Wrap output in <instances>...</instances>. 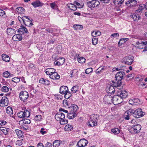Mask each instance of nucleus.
<instances>
[{
	"instance_id": "36",
	"label": "nucleus",
	"mask_w": 147,
	"mask_h": 147,
	"mask_svg": "<svg viewBox=\"0 0 147 147\" xmlns=\"http://www.w3.org/2000/svg\"><path fill=\"white\" fill-rule=\"evenodd\" d=\"M73 129V126L71 125L67 124L65 127L64 129L66 131H69Z\"/></svg>"
},
{
	"instance_id": "15",
	"label": "nucleus",
	"mask_w": 147,
	"mask_h": 147,
	"mask_svg": "<svg viewBox=\"0 0 147 147\" xmlns=\"http://www.w3.org/2000/svg\"><path fill=\"white\" fill-rule=\"evenodd\" d=\"M118 94L122 99L127 98L128 95L127 92L125 90H120L119 91Z\"/></svg>"
},
{
	"instance_id": "38",
	"label": "nucleus",
	"mask_w": 147,
	"mask_h": 147,
	"mask_svg": "<svg viewBox=\"0 0 147 147\" xmlns=\"http://www.w3.org/2000/svg\"><path fill=\"white\" fill-rule=\"evenodd\" d=\"M79 86L77 85L75 86L72 88L71 90V93H75L78 91Z\"/></svg>"
},
{
	"instance_id": "60",
	"label": "nucleus",
	"mask_w": 147,
	"mask_h": 147,
	"mask_svg": "<svg viewBox=\"0 0 147 147\" xmlns=\"http://www.w3.org/2000/svg\"><path fill=\"white\" fill-rule=\"evenodd\" d=\"M55 98L58 100H60L62 99V96L60 95H55Z\"/></svg>"
},
{
	"instance_id": "24",
	"label": "nucleus",
	"mask_w": 147,
	"mask_h": 147,
	"mask_svg": "<svg viewBox=\"0 0 147 147\" xmlns=\"http://www.w3.org/2000/svg\"><path fill=\"white\" fill-rule=\"evenodd\" d=\"M69 108L70 109V111L76 113L77 110L78 109V107L77 105L72 104L69 107Z\"/></svg>"
},
{
	"instance_id": "25",
	"label": "nucleus",
	"mask_w": 147,
	"mask_h": 147,
	"mask_svg": "<svg viewBox=\"0 0 147 147\" xmlns=\"http://www.w3.org/2000/svg\"><path fill=\"white\" fill-rule=\"evenodd\" d=\"M18 32L19 33H21L22 34L25 33H28L27 29L23 26H20V27L18 29Z\"/></svg>"
},
{
	"instance_id": "7",
	"label": "nucleus",
	"mask_w": 147,
	"mask_h": 147,
	"mask_svg": "<svg viewBox=\"0 0 147 147\" xmlns=\"http://www.w3.org/2000/svg\"><path fill=\"white\" fill-rule=\"evenodd\" d=\"M134 59V57L132 56H127L123 58V62L125 64L130 65L133 62Z\"/></svg>"
},
{
	"instance_id": "58",
	"label": "nucleus",
	"mask_w": 147,
	"mask_h": 147,
	"mask_svg": "<svg viewBox=\"0 0 147 147\" xmlns=\"http://www.w3.org/2000/svg\"><path fill=\"white\" fill-rule=\"evenodd\" d=\"M23 139H22L21 140H18L16 142V144L17 145L20 146L21 145H22V144L23 143L22 141L23 140Z\"/></svg>"
},
{
	"instance_id": "27",
	"label": "nucleus",
	"mask_w": 147,
	"mask_h": 147,
	"mask_svg": "<svg viewBox=\"0 0 147 147\" xmlns=\"http://www.w3.org/2000/svg\"><path fill=\"white\" fill-rule=\"evenodd\" d=\"M7 32L8 35L11 36L15 34L16 31L15 29L12 28H9L7 29Z\"/></svg>"
},
{
	"instance_id": "32",
	"label": "nucleus",
	"mask_w": 147,
	"mask_h": 147,
	"mask_svg": "<svg viewBox=\"0 0 147 147\" xmlns=\"http://www.w3.org/2000/svg\"><path fill=\"white\" fill-rule=\"evenodd\" d=\"M62 142L59 140H55L53 143L54 147H59L60 144L62 143Z\"/></svg>"
},
{
	"instance_id": "30",
	"label": "nucleus",
	"mask_w": 147,
	"mask_h": 147,
	"mask_svg": "<svg viewBox=\"0 0 147 147\" xmlns=\"http://www.w3.org/2000/svg\"><path fill=\"white\" fill-rule=\"evenodd\" d=\"M130 17L133 18L134 21H137L140 19L139 15L136 13L131 14L130 15Z\"/></svg>"
},
{
	"instance_id": "35",
	"label": "nucleus",
	"mask_w": 147,
	"mask_h": 147,
	"mask_svg": "<svg viewBox=\"0 0 147 147\" xmlns=\"http://www.w3.org/2000/svg\"><path fill=\"white\" fill-rule=\"evenodd\" d=\"M0 130L5 135H6L8 134L9 129L8 128L0 127Z\"/></svg>"
},
{
	"instance_id": "59",
	"label": "nucleus",
	"mask_w": 147,
	"mask_h": 147,
	"mask_svg": "<svg viewBox=\"0 0 147 147\" xmlns=\"http://www.w3.org/2000/svg\"><path fill=\"white\" fill-rule=\"evenodd\" d=\"M119 36V34L118 33H114L112 34L110 36L111 38H116Z\"/></svg>"
},
{
	"instance_id": "26",
	"label": "nucleus",
	"mask_w": 147,
	"mask_h": 147,
	"mask_svg": "<svg viewBox=\"0 0 147 147\" xmlns=\"http://www.w3.org/2000/svg\"><path fill=\"white\" fill-rule=\"evenodd\" d=\"M126 112L128 115L130 117V119L132 118V117H135V110L132 109H130L128 110Z\"/></svg>"
},
{
	"instance_id": "56",
	"label": "nucleus",
	"mask_w": 147,
	"mask_h": 147,
	"mask_svg": "<svg viewBox=\"0 0 147 147\" xmlns=\"http://www.w3.org/2000/svg\"><path fill=\"white\" fill-rule=\"evenodd\" d=\"M92 43L93 45H96L98 42V40L97 38L93 37L92 39Z\"/></svg>"
},
{
	"instance_id": "46",
	"label": "nucleus",
	"mask_w": 147,
	"mask_h": 147,
	"mask_svg": "<svg viewBox=\"0 0 147 147\" xmlns=\"http://www.w3.org/2000/svg\"><path fill=\"white\" fill-rule=\"evenodd\" d=\"M0 16H1L2 17H3V18H5L7 17L5 12L3 10L0 9Z\"/></svg>"
},
{
	"instance_id": "62",
	"label": "nucleus",
	"mask_w": 147,
	"mask_h": 147,
	"mask_svg": "<svg viewBox=\"0 0 147 147\" xmlns=\"http://www.w3.org/2000/svg\"><path fill=\"white\" fill-rule=\"evenodd\" d=\"M145 45H143V44H141L139 46H135V47L138 48L139 49H143L144 47H145Z\"/></svg>"
},
{
	"instance_id": "29",
	"label": "nucleus",
	"mask_w": 147,
	"mask_h": 147,
	"mask_svg": "<svg viewBox=\"0 0 147 147\" xmlns=\"http://www.w3.org/2000/svg\"><path fill=\"white\" fill-rule=\"evenodd\" d=\"M15 11L16 13H22L25 12L24 9L22 7H20L16 8Z\"/></svg>"
},
{
	"instance_id": "10",
	"label": "nucleus",
	"mask_w": 147,
	"mask_h": 147,
	"mask_svg": "<svg viewBox=\"0 0 147 147\" xmlns=\"http://www.w3.org/2000/svg\"><path fill=\"white\" fill-rule=\"evenodd\" d=\"M125 3L128 7L132 8L137 5V2L136 0H128Z\"/></svg>"
},
{
	"instance_id": "37",
	"label": "nucleus",
	"mask_w": 147,
	"mask_h": 147,
	"mask_svg": "<svg viewBox=\"0 0 147 147\" xmlns=\"http://www.w3.org/2000/svg\"><path fill=\"white\" fill-rule=\"evenodd\" d=\"M3 77L6 78H8L9 77H12L13 76V75L11 74L8 71H6L4 72L3 73Z\"/></svg>"
},
{
	"instance_id": "19",
	"label": "nucleus",
	"mask_w": 147,
	"mask_h": 147,
	"mask_svg": "<svg viewBox=\"0 0 147 147\" xmlns=\"http://www.w3.org/2000/svg\"><path fill=\"white\" fill-rule=\"evenodd\" d=\"M12 39L14 41H18L22 40V37L20 34H16L13 36Z\"/></svg>"
},
{
	"instance_id": "28",
	"label": "nucleus",
	"mask_w": 147,
	"mask_h": 147,
	"mask_svg": "<svg viewBox=\"0 0 147 147\" xmlns=\"http://www.w3.org/2000/svg\"><path fill=\"white\" fill-rule=\"evenodd\" d=\"M15 132L19 138H22L23 137V132L21 131L18 129H16L15 130Z\"/></svg>"
},
{
	"instance_id": "1",
	"label": "nucleus",
	"mask_w": 147,
	"mask_h": 147,
	"mask_svg": "<svg viewBox=\"0 0 147 147\" xmlns=\"http://www.w3.org/2000/svg\"><path fill=\"white\" fill-rule=\"evenodd\" d=\"M124 74L125 73L123 71H121L118 72L115 75V83L113 84L115 85V86H116V84H119V87H118L119 88H122L123 86L122 85L121 81L123 78V76Z\"/></svg>"
},
{
	"instance_id": "49",
	"label": "nucleus",
	"mask_w": 147,
	"mask_h": 147,
	"mask_svg": "<svg viewBox=\"0 0 147 147\" xmlns=\"http://www.w3.org/2000/svg\"><path fill=\"white\" fill-rule=\"evenodd\" d=\"M78 62L81 63H83L85 62V59L83 57H81L78 59Z\"/></svg>"
},
{
	"instance_id": "17",
	"label": "nucleus",
	"mask_w": 147,
	"mask_h": 147,
	"mask_svg": "<svg viewBox=\"0 0 147 147\" xmlns=\"http://www.w3.org/2000/svg\"><path fill=\"white\" fill-rule=\"evenodd\" d=\"M88 143V141L86 139L80 140L78 142L77 145L79 147H84L86 146Z\"/></svg>"
},
{
	"instance_id": "54",
	"label": "nucleus",
	"mask_w": 147,
	"mask_h": 147,
	"mask_svg": "<svg viewBox=\"0 0 147 147\" xmlns=\"http://www.w3.org/2000/svg\"><path fill=\"white\" fill-rule=\"evenodd\" d=\"M124 117L125 119L127 120H128L130 119V117L128 115V114L126 112L124 113Z\"/></svg>"
},
{
	"instance_id": "5",
	"label": "nucleus",
	"mask_w": 147,
	"mask_h": 147,
	"mask_svg": "<svg viewBox=\"0 0 147 147\" xmlns=\"http://www.w3.org/2000/svg\"><path fill=\"white\" fill-rule=\"evenodd\" d=\"M23 22L25 25L29 27H31L33 25L32 22L33 20L32 19L29 18L27 16H23Z\"/></svg>"
},
{
	"instance_id": "16",
	"label": "nucleus",
	"mask_w": 147,
	"mask_h": 147,
	"mask_svg": "<svg viewBox=\"0 0 147 147\" xmlns=\"http://www.w3.org/2000/svg\"><path fill=\"white\" fill-rule=\"evenodd\" d=\"M141 128V126L139 124L135 125L131 128V131H133L135 133H138L140 132Z\"/></svg>"
},
{
	"instance_id": "52",
	"label": "nucleus",
	"mask_w": 147,
	"mask_h": 147,
	"mask_svg": "<svg viewBox=\"0 0 147 147\" xmlns=\"http://www.w3.org/2000/svg\"><path fill=\"white\" fill-rule=\"evenodd\" d=\"M34 119L36 121H40L42 119V116L40 115H37L35 116Z\"/></svg>"
},
{
	"instance_id": "55",
	"label": "nucleus",
	"mask_w": 147,
	"mask_h": 147,
	"mask_svg": "<svg viewBox=\"0 0 147 147\" xmlns=\"http://www.w3.org/2000/svg\"><path fill=\"white\" fill-rule=\"evenodd\" d=\"M63 62H60V61H59L58 59V60L55 61L54 64L55 65L59 66L60 65H63Z\"/></svg>"
},
{
	"instance_id": "3",
	"label": "nucleus",
	"mask_w": 147,
	"mask_h": 147,
	"mask_svg": "<svg viewBox=\"0 0 147 147\" xmlns=\"http://www.w3.org/2000/svg\"><path fill=\"white\" fill-rule=\"evenodd\" d=\"M115 83V82L113 81H112L111 82H110V84L108 85L107 86L106 88V90L110 94H113L115 92V88L114 87L117 88L118 89H121L122 88H119L118 87H119V84H116V86H115V85H114L113 84Z\"/></svg>"
},
{
	"instance_id": "20",
	"label": "nucleus",
	"mask_w": 147,
	"mask_h": 147,
	"mask_svg": "<svg viewBox=\"0 0 147 147\" xmlns=\"http://www.w3.org/2000/svg\"><path fill=\"white\" fill-rule=\"evenodd\" d=\"M67 117L70 119H73L77 116L76 113H75L70 111L69 113L67 114Z\"/></svg>"
},
{
	"instance_id": "34",
	"label": "nucleus",
	"mask_w": 147,
	"mask_h": 147,
	"mask_svg": "<svg viewBox=\"0 0 147 147\" xmlns=\"http://www.w3.org/2000/svg\"><path fill=\"white\" fill-rule=\"evenodd\" d=\"M2 59L6 62H8L10 61V58L8 56L5 54H3L1 55Z\"/></svg>"
},
{
	"instance_id": "43",
	"label": "nucleus",
	"mask_w": 147,
	"mask_h": 147,
	"mask_svg": "<svg viewBox=\"0 0 147 147\" xmlns=\"http://www.w3.org/2000/svg\"><path fill=\"white\" fill-rule=\"evenodd\" d=\"M9 89H10L11 90V88H10L7 86H3L1 88V91L5 92H7L9 91Z\"/></svg>"
},
{
	"instance_id": "18",
	"label": "nucleus",
	"mask_w": 147,
	"mask_h": 147,
	"mask_svg": "<svg viewBox=\"0 0 147 147\" xmlns=\"http://www.w3.org/2000/svg\"><path fill=\"white\" fill-rule=\"evenodd\" d=\"M31 4L34 7L36 8L42 6L43 4L40 2L39 1L37 0L32 3Z\"/></svg>"
},
{
	"instance_id": "6",
	"label": "nucleus",
	"mask_w": 147,
	"mask_h": 147,
	"mask_svg": "<svg viewBox=\"0 0 147 147\" xmlns=\"http://www.w3.org/2000/svg\"><path fill=\"white\" fill-rule=\"evenodd\" d=\"M29 97V94L26 91H22L19 94L20 99L23 102H26Z\"/></svg>"
},
{
	"instance_id": "53",
	"label": "nucleus",
	"mask_w": 147,
	"mask_h": 147,
	"mask_svg": "<svg viewBox=\"0 0 147 147\" xmlns=\"http://www.w3.org/2000/svg\"><path fill=\"white\" fill-rule=\"evenodd\" d=\"M11 80L15 83H18L20 81V79L18 77H15L12 78Z\"/></svg>"
},
{
	"instance_id": "40",
	"label": "nucleus",
	"mask_w": 147,
	"mask_h": 147,
	"mask_svg": "<svg viewBox=\"0 0 147 147\" xmlns=\"http://www.w3.org/2000/svg\"><path fill=\"white\" fill-rule=\"evenodd\" d=\"M6 112L10 116L13 115V110L11 107H7L6 109Z\"/></svg>"
},
{
	"instance_id": "11",
	"label": "nucleus",
	"mask_w": 147,
	"mask_h": 147,
	"mask_svg": "<svg viewBox=\"0 0 147 147\" xmlns=\"http://www.w3.org/2000/svg\"><path fill=\"white\" fill-rule=\"evenodd\" d=\"M8 98L6 96H3L0 100V106L4 107L7 106L8 105Z\"/></svg>"
},
{
	"instance_id": "41",
	"label": "nucleus",
	"mask_w": 147,
	"mask_h": 147,
	"mask_svg": "<svg viewBox=\"0 0 147 147\" xmlns=\"http://www.w3.org/2000/svg\"><path fill=\"white\" fill-rule=\"evenodd\" d=\"M104 67H99L96 71V73L97 74H99L100 73H102L105 70Z\"/></svg>"
},
{
	"instance_id": "44",
	"label": "nucleus",
	"mask_w": 147,
	"mask_h": 147,
	"mask_svg": "<svg viewBox=\"0 0 147 147\" xmlns=\"http://www.w3.org/2000/svg\"><path fill=\"white\" fill-rule=\"evenodd\" d=\"M73 27L76 30H82L83 28V26L82 25H80L77 24L74 25L73 26Z\"/></svg>"
},
{
	"instance_id": "2",
	"label": "nucleus",
	"mask_w": 147,
	"mask_h": 147,
	"mask_svg": "<svg viewBox=\"0 0 147 147\" xmlns=\"http://www.w3.org/2000/svg\"><path fill=\"white\" fill-rule=\"evenodd\" d=\"M65 115L61 112H58L55 116L56 119L60 121V123L61 125L66 124L68 122L65 119Z\"/></svg>"
},
{
	"instance_id": "22",
	"label": "nucleus",
	"mask_w": 147,
	"mask_h": 147,
	"mask_svg": "<svg viewBox=\"0 0 147 147\" xmlns=\"http://www.w3.org/2000/svg\"><path fill=\"white\" fill-rule=\"evenodd\" d=\"M50 78L53 80H57L60 78V76L55 71L54 72L49 76Z\"/></svg>"
},
{
	"instance_id": "47",
	"label": "nucleus",
	"mask_w": 147,
	"mask_h": 147,
	"mask_svg": "<svg viewBox=\"0 0 147 147\" xmlns=\"http://www.w3.org/2000/svg\"><path fill=\"white\" fill-rule=\"evenodd\" d=\"M74 3L76 7L77 6L79 8H82L83 7L84 5V4H81L80 3H78L77 1L74 2Z\"/></svg>"
},
{
	"instance_id": "14",
	"label": "nucleus",
	"mask_w": 147,
	"mask_h": 147,
	"mask_svg": "<svg viewBox=\"0 0 147 147\" xmlns=\"http://www.w3.org/2000/svg\"><path fill=\"white\" fill-rule=\"evenodd\" d=\"M113 97L109 95H105L103 98V100L104 102L108 104H111L113 102Z\"/></svg>"
},
{
	"instance_id": "23",
	"label": "nucleus",
	"mask_w": 147,
	"mask_h": 147,
	"mask_svg": "<svg viewBox=\"0 0 147 147\" xmlns=\"http://www.w3.org/2000/svg\"><path fill=\"white\" fill-rule=\"evenodd\" d=\"M55 71V69L52 68H47L45 70V72L46 74L49 75V76Z\"/></svg>"
},
{
	"instance_id": "4",
	"label": "nucleus",
	"mask_w": 147,
	"mask_h": 147,
	"mask_svg": "<svg viewBox=\"0 0 147 147\" xmlns=\"http://www.w3.org/2000/svg\"><path fill=\"white\" fill-rule=\"evenodd\" d=\"M98 116L96 114H92L90 115V119L88 122L89 125L92 127L96 126L97 125L98 118Z\"/></svg>"
},
{
	"instance_id": "51",
	"label": "nucleus",
	"mask_w": 147,
	"mask_h": 147,
	"mask_svg": "<svg viewBox=\"0 0 147 147\" xmlns=\"http://www.w3.org/2000/svg\"><path fill=\"white\" fill-rule=\"evenodd\" d=\"M143 7L142 6L140 5L138 9L136 11V13H138L142 12V10L143 9Z\"/></svg>"
},
{
	"instance_id": "57",
	"label": "nucleus",
	"mask_w": 147,
	"mask_h": 147,
	"mask_svg": "<svg viewBox=\"0 0 147 147\" xmlns=\"http://www.w3.org/2000/svg\"><path fill=\"white\" fill-rule=\"evenodd\" d=\"M93 71V69L92 68H89L87 69L85 71V73L87 74H88L91 73Z\"/></svg>"
},
{
	"instance_id": "45",
	"label": "nucleus",
	"mask_w": 147,
	"mask_h": 147,
	"mask_svg": "<svg viewBox=\"0 0 147 147\" xmlns=\"http://www.w3.org/2000/svg\"><path fill=\"white\" fill-rule=\"evenodd\" d=\"M77 71L75 69L71 70L70 73V75L69 76L71 77H74L76 75Z\"/></svg>"
},
{
	"instance_id": "9",
	"label": "nucleus",
	"mask_w": 147,
	"mask_h": 147,
	"mask_svg": "<svg viewBox=\"0 0 147 147\" xmlns=\"http://www.w3.org/2000/svg\"><path fill=\"white\" fill-rule=\"evenodd\" d=\"M87 4L90 8H92L95 7H98L100 4V2L96 0H93L88 2Z\"/></svg>"
},
{
	"instance_id": "48",
	"label": "nucleus",
	"mask_w": 147,
	"mask_h": 147,
	"mask_svg": "<svg viewBox=\"0 0 147 147\" xmlns=\"http://www.w3.org/2000/svg\"><path fill=\"white\" fill-rule=\"evenodd\" d=\"M134 105H138L140 103V100L138 98H133Z\"/></svg>"
},
{
	"instance_id": "33",
	"label": "nucleus",
	"mask_w": 147,
	"mask_h": 147,
	"mask_svg": "<svg viewBox=\"0 0 147 147\" xmlns=\"http://www.w3.org/2000/svg\"><path fill=\"white\" fill-rule=\"evenodd\" d=\"M67 5L68 7L71 10L75 11L77 9V7L74 4H73L71 3H70Z\"/></svg>"
},
{
	"instance_id": "31",
	"label": "nucleus",
	"mask_w": 147,
	"mask_h": 147,
	"mask_svg": "<svg viewBox=\"0 0 147 147\" xmlns=\"http://www.w3.org/2000/svg\"><path fill=\"white\" fill-rule=\"evenodd\" d=\"M63 104L64 107L68 108H69V106L71 105L70 101L66 100H63Z\"/></svg>"
},
{
	"instance_id": "13",
	"label": "nucleus",
	"mask_w": 147,
	"mask_h": 147,
	"mask_svg": "<svg viewBox=\"0 0 147 147\" xmlns=\"http://www.w3.org/2000/svg\"><path fill=\"white\" fill-rule=\"evenodd\" d=\"M113 103H116L117 104H118L121 103L122 102L121 98L119 95L118 94L115 95L113 97Z\"/></svg>"
},
{
	"instance_id": "63",
	"label": "nucleus",
	"mask_w": 147,
	"mask_h": 147,
	"mask_svg": "<svg viewBox=\"0 0 147 147\" xmlns=\"http://www.w3.org/2000/svg\"><path fill=\"white\" fill-rule=\"evenodd\" d=\"M74 53V55H73V59H76V58H78V57L79 55L78 54H76L75 53Z\"/></svg>"
},
{
	"instance_id": "39",
	"label": "nucleus",
	"mask_w": 147,
	"mask_h": 147,
	"mask_svg": "<svg viewBox=\"0 0 147 147\" xmlns=\"http://www.w3.org/2000/svg\"><path fill=\"white\" fill-rule=\"evenodd\" d=\"M111 132L115 135H117L120 132V130L118 128H114L111 130Z\"/></svg>"
},
{
	"instance_id": "61",
	"label": "nucleus",
	"mask_w": 147,
	"mask_h": 147,
	"mask_svg": "<svg viewBox=\"0 0 147 147\" xmlns=\"http://www.w3.org/2000/svg\"><path fill=\"white\" fill-rule=\"evenodd\" d=\"M31 122L30 120L28 119H26L23 120V123L26 124H29Z\"/></svg>"
},
{
	"instance_id": "12",
	"label": "nucleus",
	"mask_w": 147,
	"mask_h": 147,
	"mask_svg": "<svg viewBox=\"0 0 147 147\" xmlns=\"http://www.w3.org/2000/svg\"><path fill=\"white\" fill-rule=\"evenodd\" d=\"M135 117L138 118L144 115V113L142 111V109L139 108L135 110Z\"/></svg>"
},
{
	"instance_id": "42",
	"label": "nucleus",
	"mask_w": 147,
	"mask_h": 147,
	"mask_svg": "<svg viewBox=\"0 0 147 147\" xmlns=\"http://www.w3.org/2000/svg\"><path fill=\"white\" fill-rule=\"evenodd\" d=\"M50 6L51 8L57 10L58 9L57 5L55 3H50Z\"/></svg>"
},
{
	"instance_id": "64",
	"label": "nucleus",
	"mask_w": 147,
	"mask_h": 147,
	"mask_svg": "<svg viewBox=\"0 0 147 147\" xmlns=\"http://www.w3.org/2000/svg\"><path fill=\"white\" fill-rule=\"evenodd\" d=\"M6 123V122L3 120L0 121V125H3Z\"/></svg>"
},
{
	"instance_id": "21",
	"label": "nucleus",
	"mask_w": 147,
	"mask_h": 147,
	"mask_svg": "<svg viewBox=\"0 0 147 147\" xmlns=\"http://www.w3.org/2000/svg\"><path fill=\"white\" fill-rule=\"evenodd\" d=\"M59 91L61 94H64L68 91V88L67 86H62L60 88Z\"/></svg>"
},
{
	"instance_id": "8",
	"label": "nucleus",
	"mask_w": 147,
	"mask_h": 147,
	"mask_svg": "<svg viewBox=\"0 0 147 147\" xmlns=\"http://www.w3.org/2000/svg\"><path fill=\"white\" fill-rule=\"evenodd\" d=\"M30 112L27 110L23 111H21L17 114L18 117L20 118H23L25 117H28L30 116Z\"/></svg>"
},
{
	"instance_id": "50",
	"label": "nucleus",
	"mask_w": 147,
	"mask_h": 147,
	"mask_svg": "<svg viewBox=\"0 0 147 147\" xmlns=\"http://www.w3.org/2000/svg\"><path fill=\"white\" fill-rule=\"evenodd\" d=\"M65 94L64 97L66 99L69 98L71 95V93L68 91L66 92Z\"/></svg>"
}]
</instances>
